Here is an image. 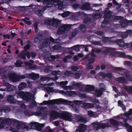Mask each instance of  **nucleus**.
Masks as SVG:
<instances>
[{
  "label": "nucleus",
  "mask_w": 132,
  "mask_h": 132,
  "mask_svg": "<svg viewBox=\"0 0 132 132\" xmlns=\"http://www.w3.org/2000/svg\"><path fill=\"white\" fill-rule=\"evenodd\" d=\"M77 32L76 31L72 32L69 36V39H72L77 34Z\"/></svg>",
  "instance_id": "obj_45"
},
{
  "label": "nucleus",
  "mask_w": 132,
  "mask_h": 132,
  "mask_svg": "<svg viewBox=\"0 0 132 132\" xmlns=\"http://www.w3.org/2000/svg\"><path fill=\"white\" fill-rule=\"evenodd\" d=\"M124 74L126 79L129 81L132 82V74L128 71L125 72Z\"/></svg>",
  "instance_id": "obj_18"
},
{
  "label": "nucleus",
  "mask_w": 132,
  "mask_h": 132,
  "mask_svg": "<svg viewBox=\"0 0 132 132\" xmlns=\"http://www.w3.org/2000/svg\"><path fill=\"white\" fill-rule=\"evenodd\" d=\"M103 17L104 19L107 20L110 19L112 16V12L109 9L106 10L104 12Z\"/></svg>",
  "instance_id": "obj_7"
},
{
  "label": "nucleus",
  "mask_w": 132,
  "mask_h": 132,
  "mask_svg": "<svg viewBox=\"0 0 132 132\" xmlns=\"http://www.w3.org/2000/svg\"><path fill=\"white\" fill-rule=\"evenodd\" d=\"M124 23L126 26H128L132 23V20H128L126 19H124L122 21V23Z\"/></svg>",
  "instance_id": "obj_35"
},
{
  "label": "nucleus",
  "mask_w": 132,
  "mask_h": 132,
  "mask_svg": "<svg viewBox=\"0 0 132 132\" xmlns=\"http://www.w3.org/2000/svg\"><path fill=\"white\" fill-rule=\"evenodd\" d=\"M90 8V4L88 3H85L80 7L81 9L87 10H89Z\"/></svg>",
  "instance_id": "obj_20"
},
{
  "label": "nucleus",
  "mask_w": 132,
  "mask_h": 132,
  "mask_svg": "<svg viewBox=\"0 0 132 132\" xmlns=\"http://www.w3.org/2000/svg\"><path fill=\"white\" fill-rule=\"evenodd\" d=\"M23 63L22 61L20 60H17L15 64L16 67H21V64Z\"/></svg>",
  "instance_id": "obj_44"
},
{
  "label": "nucleus",
  "mask_w": 132,
  "mask_h": 132,
  "mask_svg": "<svg viewBox=\"0 0 132 132\" xmlns=\"http://www.w3.org/2000/svg\"><path fill=\"white\" fill-rule=\"evenodd\" d=\"M51 104H60L61 103L65 104H68L72 106H74L73 103L72 102L70 101H68L59 98L56 99H53L50 101Z\"/></svg>",
  "instance_id": "obj_2"
},
{
  "label": "nucleus",
  "mask_w": 132,
  "mask_h": 132,
  "mask_svg": "<svg viewBox=\"0 0 132 132\" xmlns=\"http://www.w3.org/2000/svg\"><path fill=\"white\" fill-rule=\"evenodd\" d=\"M6 123L7 125L10 126L12 123H17L18 120L15 119H7L5 120Z\"/></svg>",
  "instance_id": "obj_21"
},
{
  "label": "nucleus",
  "mask_w": 132,
  "mask_h": 132,
  "mask_svg": "<svg viewBox=\"0 0 132 132\" xmlns=\"http://www.w3.org/2000/svg\"><path fill=\"white\" fill-rule=\"evenodd\" d=\"M61 117L64 120L71 121L72 120L71 117H72V114L71 113L63 111L60 114Z\"/></svg>",
  "instance_id": "obj_4"
},
{
  "label": "nucleus",
  "mask_w": 132,
  "mask_h": 132,
  "mask_svg": "<svg viewBox=\"0 0 132 132\" xmlns=\"http://www.w3.org/2000/svg\"><path fill=\"white\" fill-rule=\"evenodd\" d=\"M16 94L19 97L27 102H30L32 101L34 97V96L32 94L28 92L25 93L23 91L18 92Z\"/></svg>",
  "instance_id": "obj_1"
},
{
  "label": "nucleus",
  "mask_w": 132,
  "mask_h": 132,
  "mask_svg": "<svg viewBox=\"0 0 132 132\" xmlns=\"http://www.w3.org/2000/svg\"><path fill=\"white\" fill-rule=\"evenodd\" d=\"M38 24L37 22H35L34 23V27L35 29V32L36 33L38 32Z\"/></svg>",
  "instance_id": "obj_59"
},
{
  "label": "nucleus",
  "mask_w": 132,
  "mask_h": 132,
  "mask_svg": "<svg viewBox=\"0 0 132 132\" xmlns=\"http://www.w3.org/2000/svg\"><path fill=\"white\" fill-rule=\"evenodd\" d=\"M104 89L103 88H101L99 90H96L94 93V95L96 97L101 96L102 94V90Z\"/></svg>",
  "instance_id": "obj_22"
},
{
  "label": "nucleus",
  "mask_w": 132,
  "mask_h": 132,
  "mask_svg": "<svg viewBox=\"0 0 132 132\" xmlns=\"http://www.w3.org/2000/svg\"><path fill=\"white\" fill-rule=\"evenodd\" d=\"M75 116L78 122L85 123L87 122L86 119L83 118L82 117L78 114H75Z\"/></svg>",
  "instance_id": "obj_10"
},
{
  "label": "nucleus",
  "mask_w": 132,
  "mask_h": 132,
  "mask_svg": "<svg viewBox=\"0 0 132 132\" xmlns=\"http://www.w3.org/2000/svg\"><path fill=\"white\" fill-rule=\"evenodd\" d=\"M7 90L10 92L13 91L14 90L13 86L11 85H10L9 87H7Z\"/></svg>",
  "instance_id": "obj_64"
},
{
  "label": "nucleus",
  "mask_w": 132,
  "mask_h": 132,
  "mask_svg": "<svg viewBox=\"0 0 132 132\" xmlns=\"http://www.w3.org/2000/svg\"><path fill=\"white\" fill-rule=\"evenodd\" d=\"M93 17L94 18H101L102 16V15L101 13H95L93 15Z\"/></svg>",
  "instance_id": "obj_40"
},
{
  "label": "nucleus",
  "mask_w": 132,
  "mask_h": 132,
  "mask_svg": "<svg viewBox=\"0 0 132 132\" xmlns=\"http://www.w3.org/2000/svg\"><path fill=\"white\" fill-rule=\"evenodd\" d=\"M110 123L113 125L114 126H117L119 125H122L123 124L122 122H119L116 120L113 119L110 120Z\"/></svg>",
  "instance_id": "obj_24"
},
{
  "label": "nucleus",
  "mask_w": 132,
  "mask_h": 132,
  "mask_svg": "<svg viewBox=\"0 0 132 132\" xmlns=\"http://www.w3.org/2000/svg\"><path fill=\"white\" fill-rule=\"evenodd\" d=\"M97 75L101 76L103 79H105L106 77V74L104 72L100 71L97 73Z\"/></svg>",
  "instance_id": "obj_43"
},
{
  "label": "nucleus",
  "mask_w": 132,
  "mask_h": 132,
  "mask_svg": "<svg viewBox=\"0 0 132 132\" xmlns=\"http://www.w3.org/2000/svg\"><path fill=\"white\" fill-rule=\"evenodd\" d=\"M27 86V84L24 82L21 83L18 86V89L19 90H21Z\"/></svg>",
  "instance_id": "obj_29"
},
{
  "label": "nucleus",
  "mask_w": 132,
  "mask_h": 132,
  "mask_svg": "<svg viewBox=\"0 0 132 132\" xmlns=\"http://www.w3.org/2000/svg\"><path fill=\"white\" fill-rule=\"evenodd\" d=\"M42 38L39 36L37 35L34 38V41L35 43L38 44L42 40Z\"/></svg>",
  "instance_id": "obj_28"
},
{
  "label": "nucleus",
  "mask_w": 132,
  "mask_h": 132,
  "mask_svg": "<svg viewBox=\"0 0 132 132\" xmlns=\"http://www.w3.org/2000/svg\"><path fill=\"white\" fill-rule=\"evenodd\" d=\"M106 77H107L109 79H111L112 78L113 76L112 74L111 73H108L106 74Z\"/></svg>",
  "instance_id": "obj_63"
},
{
  "label": "nucleus",
  "mask_w": 132,
  "mask_h": 132,
  "mask_svg": "<svg viewBox=\"0 0 132 132\" xmlns=\"http://www.w3.org/2000/svg\"><path fill=\"white\" fill-rule=\"evenodd\" d=\"M24 51H23V52H21L17 56V59H23L25 60L26 59V57Z\"/></svg>",
  "instance_id": "obj_27"
},
{
  "label": "nucleus",
  "mask_w": 132,
  "mask_h": 132,
  "mask_svg": "<svg viewBox=\"0 0 132 132\" xmlns=\"http://www.w3.org/2000/svg\"><path fill=\"white\" fill-rule=\"evenodd\" d=\"M30 124L31 127L32 126L35 127L36 129L38 131H41L43 127L44 126V124H40L36 122H31Z\"/></svg>",
  "instance_id": "obj_5"
},
{
  "label": "nucleus",
  "mask_w": 132,
  "mask_h": 132,
  "mask_svg": "<svg viewBox=\"0 0 132 132\" xmlns=\"http://www.w3.org/2000/svg\"><path fill=\"white\" fill-rule=\"evenodd\" d=\"M51 42L48 38L44 39L41 45H39V47L40 49H42L45 47H47L48 46L50 45Z\"/></svg>",
  "instance_id": "obj_6"
},
{
  "label": "nucleus",
  "mask_w": 132,
  "mask_h": 132,
  "mask_svg": "<svg viewBox=\"0 0 132 132\" xmlns=\"http://www.w3.org/2000/svg\"><path fill=\"white\" fill-rule=\"evenodd\" d=\"M9 78L13 82L17 81L19 79V76L14 73H11L9 76Z\"/></svg>",
  "instance_id": "obj_11"
},
{
  "label": "nucleus",
  "mask_w": 132,
  "mask_h": 132,
  "mask_svg": "<svg viewBox=\"0 0 132 132\" xmlns=\"http://www.w3.org/2000/svg\"><path fill=\"white\" fill-rule=\"evenodd\" d=\"M35 114L36 116H43V113L41 111H36L35 112Z\"/></svg>",
  "instance_id": "obj_60"
},
{
  "label": "nucleus",
  "mask_w": 132,
  "mask_h": 132,
  "mask_svg": "<svg viewBox=\"0 0 132 132\" xmlns=\"http://www.w3.org/2000/svg\"><path fill=\"white\" fill-rule=\"evenodd\" d=\"M28 74L26 73L19 76V79H24L25 78H28Z\"/></svg>",
  "instance_id": "obj_52"
},
{
  "label": "nucleus",
  "mask_w": 132,
  "mask_h": 132,
  "mask_svg": "<svg viewBox=\"0 0 132 132\" xmlns=\"http://www.w3.org/2000/svg\"><path fill=\"white\" fill-rule=\"evenodd\" d=\"M109 23V20L104 19L102 23L101 26L103 28H105Z\"/></svg>",
  "instance_id": "obj_33"
},
{
  "label": "nucleus",
  "mask_w": 132,
  "mask_h": 132,
  "mask_svg": "<svg viewBox=\"0 0 132 132\" xmlns=\"http://www.w3.org/2000/svg\"><path fill=\"white\" fill-rule=\"evenodd\" d=\"M60 22L59 20L56 19H53L52 24V26L57 28L60 26Z\"/></svg>",
  "instance_id": "obj_15"
},
{
  "label": "nucleus",
  "mask_w": 132,
  "mask_h": 132,
  "mask_svg": "<svg viewBox=\"0 0 132 132\" xmlns=\"http://www.w3.org/2000/svg\"><path fill=\"white\" fill-rule=\"evenodd\" d=\"M78 96L82 99L85 98H86V96L85 94H82L81 93H79L78 94Z\"/></svg>",
  "instance_id": "obj_56"
},
{
  "label": "nucleus",
  "mask_w": 132,
  "mask_h": 132,
  "mask_svg": "<svg viewBox=\"0 0 132 132\" xmlns=\"http://www.w3.org/2000/svg\"><path fill=\"white\" fill-rule=\"evenodd\" d=\"M58 0H45L43 2V3H44L46 4L47 5H50L49 6H47L49 7H51L53 6V4L55 5V2Z\"/></svg>",
  "instance_id": "obj_14"
},
{
  "label": "nucleus",
  "mask_w": 132,
  "mask_h": 132,
  "mask_svg": "<svg viewBox=\"0 0 132 132\" xmlns=\"http://www.w3.org/2000/svg\"><path fill=\"white\" fill-rule=\"evenodd\" d=\"M81 45H77L75 46H73L71 48H70L69 49L71 50H74L75 51L77 52L79 51H80V47L79 46L81 47Z\"/></svg>",
  "instance_id": "obj_30"
},
{
  "label": "nucleus",
  "mask_w": 132,
  "mask_h": 132,
  "mask_svg": "<svg viewBox=\"0 0 132 132\" xmlns=\"http://www.w3.org/2000/svg\"><path fill=\"white\" fill-rule=\"evenodd\" d=\"M49 41L54 43H57L59 42V39H54L51 36L49 37Z\"/></svg>",
  "instance_id": "obj_42"
},
{
  "label": "nucleus",
  "mask_w": 132,
  "mask_h": 132,
  "mask_svg": "<svg viewBox=\"0 0 132 132\" xmlns=\"http://www.w3.org/2000/svg\"><path fill=\"white\" fill-rule=\"evenodd\" d=\"M115 42L120 47H124L129 45L128 43H125L123 40L121 39H118L116 40Z\"/></svg>",
  "instance_id": "obj_8"
},
{
  "label": "nucleus",
  "mask_w": 132,
  "mask_h": 132,
  "mask_svg": "<svg viewBox=\"0 0 132 132\" xmlns=\"http://www.w3.org/2000/svg\"><path fill=\"white\" fill-rule=\"evenodd\" d=\"M64 74L66 76H72V75H73V73L71 71H67L64 73Z\"/></svg>",
  "instance_id": "obj_46"
},
{
  "label": "nucleus",
  "mask_w": 132,
  "mask_h": 132,
  "mask_svg": "<svg viewBox=\"0 0 132 132\" xmlns=\"http://www.w3.org/2000/svg\"><path fill=\"white\" fill-rule=\"evenodd\" d=\"M70 69L72 71L76 72L77 71L78 68L76 66L72 65L70 67Z\"/></svg>",
  "instance_id": "obj_53"
},
{
  "label": "nucleus",
  "mask_w": 132,
  "mask_h": 132,
  "mask_svg": "<svg viewBox=\"0 0 132 132\" xmlns=\"http://www.w3.org/2000/svg\"><path fill=\"white\" fill-rule=\"evenodd\" d=\"M123 19V16L115 15L112 21H114L116 20H122Z\"/></svg>",
  "instance_id": "obj_36"
},
{
  "label": "nucleus",
  "mask_w": 132,
  "mask_h": 132,
  "mask_svg": "<svg viewBox=\"0 0 132 132\" xmlns=\"http://www.w3.org/2000/svg\"><path fill=\"white\" fill-rule=\"evenodd\" d=\"M111 68L114 69L115 71H120L121 70H124L125 69L120 67H112Z\"/></svg>",
  "instance_id": "obj_48"
},
{
  "label": "nucleus",
  "mask_w": 132,
  "mask_h": 132,
  "mask_svg": "<svg viewBox=\"0 0 132 132\" xmlns=\"http://www.w3.org/2000/svg\"><path fill=\"white\" fill-rule=\"evenodd\" d=\"M72 76H73L76 79H79L80 77V75L79 73H76L73 75H72Z\"/></svg>",
  "instance_id": "obj_57"
},
{
  "label": "nucleus",
  "mask_w": 132,
  "mask_h": 132,
  "mask_svg": "<svg viewBox=\"0 0 132 132\" xmlns=\"http://www.w3.org/2000/svg\"><path fill=\"white\" fill-rule=\"evenodd\" d=\"M59 115V113L55 110H51L50 114V119L54 120Z\"/></svg>",
  "instance_id": "obj_12"
},
{
  "label": "nucleus",
  "mask_w": 132,
  "mask_h": 132,
  "mask_svg": "<svg viewBox=\"0 0 132 132\" xmlns=\"http://www.w3.org/2000/svg\"><path fill=\"white\" fill-rule=\"evenodd\" d=\"M37 106V103H36L35 101H34V102H32L30 103L29 104L30 107L31 108L34 106Z\"/></svg>",
  "instance_id": "obj_58"
},
{
  "label": "nucleus",
  "mask_w": 132,
  "mask_h": 132,
  "mask_svg": "<svg viewBox=\"0 0 132 132\" xmlns=\"http://www.w3.org/2000/svg\"><path fill=\"white\" fill-rule=\"evenodd\" d=\"M86 27L83 24H81L79 26V28L80 30L83 32H85L86 31Z\"/></svg>",
  "instance_id": "obj_39"
},
{
  "label": "nucleus",
  "mask_w": 132,
  "mask_h": 132,
  "mask_svg": "<svg viewBox=\"0 0 132 132\" xmlns=\"http://www.w3.org/2000/svg\"><path fill=\"white\" fill-rule=\"evenodd\" d=\"M77 15L82 17H85L87 14L84 12H79L77 13Z\"/></svg>",
  "instance_id": "obj_54"
},
{
  "label": "nucleus",
  "mask_w": 132,
  "mask_h": 132,
  "mask_svg": "<svg viewBox=\"0 0 132 132\" xmlns=\"http://www.w3.org/2000/svg\"><path fill=\"white\" fill-rule=\"evenodd\" d=\"M108 127V125L105 123H102L100 124L99 125V127H97L96 128V130H98L100 128H101L103 129H104L105 128Z\"/></svg>",
  "instance_id": "obj_37"
},
{
  "label": "nucleus",
  "mask_w": 132,
  "mask_h": 132,
  "mask_svg": "<svg viewBox=\"0 0 132 132\" xmlns=\"http://www.w3.org/2000/svg\"><path fill=\"white\" fill-rule=\"evenodd\" d=\"M77 95L76 93L72 91H67V95L69 96L74 97Z\"/></svg>",
  "instance_id": "obj_34"
},
{
  "label": "nucleus",
  "mask_w": 132,
  "mask_h": 132,
  "mask_svg": "<svg viewBox=\"0 0 132 132\" xmlns=\"http://www.w3.org/2000/svg\"><path fill=\"white\" fill-rule=\"evenodd\" d=\"M28 76L32 79L36 80L39 78V75L35 73H29L28 74Z\"/></svg>",
  "instance_id": "obj_17"
},
{
  "label": "nucleus",
  "mask_w": 132,
  "mask_h": 132,
  "mask_svg": "<svg viewBox=\"0 0 132 132\" xmlns=\"http://www.w3.org/2000/svg\"><path fill=\"white\" fill-rule=\"evenodd\" d=\"M14 96L12 95H9L7 96V100L10 103L12 104L15 103V100L14 98Z\"/></svg>",
  "instance_id": "obj_13"
},
{
  "label": "nucleus",
  "mask_w": 132,
  "mask_h": 132,
  "mask_svg": "<svg viewBox=\"0 0 132 132\" xmlns=\"http://www.w3.org/2000/svg\"><path fill=\"white\" fill-rule=\"evenodd\" d=\"M51 110H44V111H42V113H43V116H44V115H50Z\"/></svg>",
  "instance_id": "obj_51"
},
{
  "label": "nucleus",
  "mask_w": 132,
  "mask_h": 132,
  "mask_svg": "<svg viewBox=\"0 0 132 132\" xmlns=\"http://www.w3.org/2000/svg\"><path fill=\"white\" fill-rule=\"evenodd\" d=\"M53 19L50 20H46L44 21V23L50 26L52 25Z\"/></svg>",
  "instance_id": "obj_41"
},
{
  "label": "nucleus",
  "mask_w": 132,
  "mask_h": 132,
  "mask_svg": "<svg viewBox=\"0 0 132 132\" xmlns=\"http://www.w3.org/2000/svg\"><path fill=\"white\" fill-rule=\"evenodd\" d=\"M52 68L53 67L52 66L48 65L45 68L44 71L46 73H48L52 71Z\"/></svg>",
  "instance_id": "obj_32"
},
{
  "label": "nucleus",
  "mask_w": 132,
  "mask_h": 132,
  "mask_svg": "<svg viewBox=\"0 0 132 132\" xmlns=\"http://www.w3.org/2000/svg\"><path fill=\"white\" fill-rule=\"evenodd\" d=\"M87 126L83 123H80L75 131L76 132H84L86 129Z\"/></svg>",
  "instance_id": "obj_9"
},
{
  "label": "nucleus",
  "mask_w": 132,
  "mask_h": 132,
  "mask_svg": "<svg viewBox=\"0 0 132 132\" xmlns=\"http://www.w3.org/2000/svg\"><path fill=\"white\" fill-rule=\"evenodd\" d=\"M23 125L21 122L19 123H17L16 126V128L18 129H21L23 127Z\"/></svg>",
  "instance_id": "obj_55"
},
{
  "label": "nucleus",
  "mask_w": 132,
  "mask_h": 132,
  "mask_svg": "<svg viewBox=\"0 0 132 132\" xmlns=\"http://www.w3.org/2000/svg\"><path fill=\"white\" fill-rule=\"evenodd\" d=\"M111 50L109 48H106V49H103L102 50L103 53L104 54H108L110 52V50Z\"/></svg>",
  "instance_id": "obj_47"
},
{
  "label": "nucleus",
  "mask_w": 132,
  "mask_h": 132,
  "mask_svg": "<svg viewBox=\"0 0 132 132\" xmlns=\"http://www.w3.org/2000/svg\"><path fill=\"white\" fill-rule=\"evenodd\" d=\"M83 105L86 109L92 108L94 107V105L93 103H84Z\"/></svg>",
  "instance_id": "obj_23"
},
{
  "label": "nucleus",
  "mask_w": 132,
  "mask_h": 132,
  "mask_svg": "<svg viewBox=\"0 0 132 132\" xmlns=\"http://www.w3.org/2000/svg\"><path fill=\"white\" fill-rule=\"evenodd\" d=\"M74 103L77 105H80L82 104V102L80 101H73Z\"/></svg>",
  "instance_id": "obj_61"
},
{
  "label": "nucleus",
  "mask_w": 132,
  "mask_h": 132,
  "mask_svg": "<svg viewBox=\"0 0 132 132\" xmlns=\"http://www.w3.org/2000/svg\"><path fill=\"white\" fill-rule=\"evenodd\" d=\"M91 20L89 17H87L83 20V23L86 25H88L91 22Z\"/></svg>",
  "instance_id": "obj_25"
},
{
  "label": "nucleus",
  "mask_w": 132,
  "mask_h": 132,
  "mask_svg": "<svg viewBox=\"0 0 132 132\" xmlns=\"http://www.w3.org/2000/svg\"><path fill=\"white\" fill-rule=\"evenodd\" d=\"M55 5H57L58 8L59 9H61L63 7V3L62 2L60 1V0H58L55 2Z\"/></svg>",
  "instance_id": "obj_31"
},
{
  "label": "nucleus",
  "mask_w": 132,
  "mask_h": 132,
  "mask_svg": "<svg viewBox=\"0 0 132 132\" xmlns=\"http://www.w3.org/2000/svg\"><path fill=\"white\" fill-rule=\"evenodd\" d=\"M71 26L70 24H65L60 26L57 31L58 34H62L65 32V31H68L70 30Z\"/></svg>",
  "instance_id": "obj_3"
},
{
  "label": "nucleus",
  "mask_w": 132,
  "mask_h": 132,
  "mask_svg": "<svg viewBox=\"0 0 132 132\" xmlns=\"http://www.w3.org/2000/svg\"><path fill=\"white\" fill-rule=\"evenodd\" d=\"M123 87L124 89L127 91L128 93L132 94V85L131 86H127L125 85H123Z\"/></svg>",
  "instance_id": "obj_19"
},
{
  "label": "nucleus",
  "mask_w": 132,
  "mask_h": 132,
  "mask_svg": "<svg viewBox=\"0 0 132 132\" xmlns=\"http://www.w3.org/2000/svg\"><path fill=\"white\" fill-rule=\"evenodd\" d=\"M46 90L47 93L49 94L50 93H52L54 91V90L52 87H48L46 88Z\"/></svg>",
  "instance_id": "obj_50"
},
{
  "label": "nucleus",
  "mask_w": 132,
  "mask_h": 132,
  "mask_svg": "<svg viewBox=\"0 0 132 132\" xmlns=\"http://www.w3.org/2000/svg\"><path fill=\"white\" fill-rule=\"evenodd\" d=\"M128 120L127 119H126V120H124L123 121V125H120L121 126H123V125L127 128V130L129 129V127H131L130 125H129L127 122V121Z\"/></svg>",
  "instance_id": "obj_38"
},
{
  "label": "nucleus",
  "mask_w": 132,
  "mask_h": 132,
  "mask_svg": "<svg viewBox=\"0 0 132 132\" xmlns=\"http://www.w3.org/2000/svg\"><path fill=\"white\" fill-rule=\"evenodd\" d=\"M115 80L116 81L122 84H125L126 83V80L124 77H120L116 78Z\"/></svg>",
  "instance_id": "obj_16"
},
{
  "label": "nucleus",
  "mask_w": 132,
  "mask_h": 132,
  "mask_svg": "<svg viewBox=\"0 0 132 132\" xmlns=\"http://www.w3.org/2000/svg\"><path fill=\"white\" fill-rule=\"evenodd\" d=\"M70 12L69 11H66L62 14L61 16L63 18L68 16L70 14Z\"/></svg>",
  "instance_id": "obj_49"
},
{
  "label": "nucleus",
  "mask_w": 132,
  "mask_h": 132,
  "mask_svg": "<svg viewBox=\"0 0 132 132\" xmlns=\"http://www.w3.org/2000/svg\"><path fill=\"white\" fill-rule=\"evenodd\" d=\"M85 88L87 91L90 92L93 91L94 89V87L93 85H87Z\"/></svg>",
  "instance_id": "obj_26"
},
{
  "label": "nucleus",
  "mask_w": 132,
  "mask_h": 132,
  "mask_svg": "<svg viewBox=\"0 0 132 132\" xmlns=\"http://www.w3.org/2000/svg\"><path fill=\"white\" fill-rule=\"evenodd\" d=\"M95 59L93 58H90L88 59V64H91L93 63L95 61Z\"/></svg>",
  "instance_id": "obj_62"
}]
</instances>
